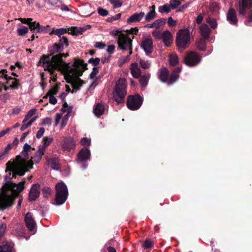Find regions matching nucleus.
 <instances>
[{
	"label": "nucleus",
	"instance_id": "42",
	"mask_svg": "<svg viewBox=\"0 0 252 252\" xmlns=\"http://www.w3.org/2000/svg\"><path fill=\"white\" fill-rule=\"evenodd\" d=\"M169 3L172 9H175L181 4L180 0H170Z\"/></svg>",
	"mask_w": 252,
	"mask_h": 252
},
{
	"label": "nucleus",
	"instance_id": "52",
	"mask_svg": "<svg viewBox=\"0 0 252 252\" xmlns=\"http://www.w3.org/2000/svg\"><path fill=\"white\" fill-rule=\"evenodd\" d=\"M80 143L83 146L90 145L91 144V139L84 137L81 140Z\"/></svg>",
	"mask_w": 252,
	"mask_h": 252
},
{
	"label": "nucleus",
	"instance_id": "64",
	"mask_svg": "<svg viewBox=\"0 0 252 252\" xmlns=\"http://www.w3.org/2000/svg\"><path fill=\"white\" fill-rule=\"evenodd\" d=\"M10 130V128H7L5 130H2L0 132V137L4 135L6 133L9 132Z\"/></svg>",
	"mask_w": 252,
	"mask_h": 252
},
{
	"label": "nucleus",
	"instance_id": "60",
	"mask_svg": "<svg viewBox=\"0 0 252 252\" xmlns=\"http://www.w3.org/2000/svg\"><path fill=\"white\" fill-rule=\"evenodd\" d=\"M62 117V114L58 113L56 115V119H55V125L56 126H57L60 122V120L61 119Z\"/></svg>",
	"mask_w": 252,
	"mask_h": 252
},
{
	"label": "nucleus",
	"instance_id": "8",
	"mask_svg": "<svg viewBox=\"0 0 252 252\" xmlns=\"http://www.w3.org/2000/svg\"><path fill=\"white\" fill-rule=\"evenodd\" d=\"M7 70L6 69H1L0 70V79L6 80L7 83L9 85V86L5 87V90H7L9 88L11 89H17L19 85V81L15 78H13L11 77H9L7 74ZM2 80L0 81L1 82Z\"/></svg>",
	"mask_w": 252,
	"mask_h": 252
},
{
	"label": "nucleus",
	"instance_id": "25",
	"mask_svg": "<svg viewBox=\"0 0 252 252\" xmlns=\"http://www.w3.org/2000/svg\"><path fill=\"white\" fill-rule=\"evenodd\" d=\"M53 141V138L52 137H44L42 140V145L40 146L39 148L45 152L46 148Z\"/></svg>",
	"mask_w": 252,
	"mask_h": 252
},
{
	"label": "nucleus",
	"instance_id": "34",
	"mask_svg": "<svg viewBox=\"0 0 252 252\" xmlns=\"http://www.w3.org/2000/svg\"><path fill=\"white\" fill-rule=\"evenodd\" d=\"M63 49H62V45H60L58 44H55L51 47L50 51L51 54H53L61 52L63 51Z\"/></svg>",
	"mask_w": 252,
	"mask_h": 252
},
{
	"label": "nucleus",
	"instance_id": "61",
	"mask_svg": "<svg viewBox=\"0 0 252 252\" xmlns=\"http://www.w3.org/2000/svg\"><path fill=\"white\" fill-rule=\"evenodd\" d=\"M49 96V102L52 104H56L57 102V100L56 98L53 96Z\"/></svg>",
	"mask_w": 252,
	"mask_h": 252
},
{
	"label": "nucleus",
	"instance_id": "31",
	"mask_svg": "<svg viewBox=\"0 0 252 252\" xmlns=\"http://www.w3.org/2000/svg\"><path fill=\"white\" fill-rule=\"evenodd\" d=\"M158 12L160 13H169L171 10V7L167 4L159 6L158 8Z\"/></svg>",
	"mask_w": 252,
	"mask_h": 252
},
{
	"label": "nucleus",
	"instance_id": "32",
	"mask_svg": "<svg viewBox=\"0 0 252 252\" xmlns=\"http://www.w3.org/2000/svg\"><path fill=\"white\" fill-rule=\"evenodd\" d=\"M156 13L155 10H151L145 16V20L147 22H150L156 17Z\"/></svg>",
	"mask_w": 252,
	"mask_h": 252
},
{
	"label": "nucleus",
	"instance_id": "63",
	"mask_svg": "<svg viewBox=\"0 0 252 252\" xmlns=\"http://www.w3.org/2000/svg\"><path fill=\"white\" fill-rule=\"evenodd\" d=\"M59 0H48L47 2L49 4L52 6H54L57 4Z\"/></svg>",
	"mask_w": 252,
	"mask_h": 252
},
{
	"label": "nucleus",
	"instance_id": "55",
	"mask_svg": "<svg viewBox=\"0 0 252 252\" xmlns=\"http://www.w3.org/2000/svg\"><path fill=\"white\" fill-rule=\"evenodd\" d=\"M177 23V21L173 20L171 17L168 18L167 24L170 27L175 26Z\"/></svg>",
	"mask_w": 252,
	"mask_h": 252
},
{
	"label": "nucleus",
	"instance_id": "29",
	"mask_svg": "<svg viewBox=\"0 0 252 252\" xmlns=\"http://www.w3.org/2000/svg\"><path fill=\"white\" fill-rule=\"evenodd\" d=\"M132 51L129 52L128 55L125 57H122L118 61L117 64L119 66L123 65L125 63L128 62L130 59V56L132 54Z\"/></svg>",
	"mask_w": 252,
	"mask_h": 252
},
{
	"label": "nucleus",
	"instance_id": "37",
	"mask_svg": "<svg viewBox=\"0 0 252 252\" xmlns=\"http://www.w3.org/2000/svg\"><path fill=\"white\" fill-rule=\"evenodd\" d=\"M197 47L201 51H204L206 49V43L204 40H199L196 42Z\"/></svg>",
	"mask_w": 252,
	"mask_h": 252
},
{
	"label": "nucleus",
	"instance_id": "26",
	"mask_svg": "<svg viewBox=\"0 0 252 252\" xmlns=\"http://www.w3.org/2000/svg\"><path fill=\"white\" fill-rule=\"evenodd\" d=\"M104 111V106L101 103H97L94 108V114L97 117L102 115Z\"/></svg>",
	"mask_w": 252,
	"mask_h": 252
},
{
	"label": "nucleus",
	"instance_id": "23",
	"mask_svg": "<svg viewBox=\"0 0 252 252\" xmlns=\"http://www.w3.org/2000/svg\"><path fill=\"white\" fill-rule=\"evenodd\" d=\"M130 72L132 76L135 78L140 77L141 72L137 63H132L131 64Z\"/></svg>",
	"mask_w": 252,
	"mask_h": 252
},
{
	"label": "nucleus",
	"instance_id": "57",
	"mask_svg": "<svg viewBox=\"0 0 252 252\" xmlns=\"http://www.w3.org/2000/svg\"><path fill=\"white\" fill-rule=\"evenodd\" d=\"M94 46L99 49H103L105 47V44L102 42H96L94 44Z\"/></svg>",
	"mask_w": 252,
	"mask_h": 252
},
{
	"label": "nucleus",
	"instance_id": "24",
	"mask_svg": "<svg viewBox=\"0 0 252 252\" xmlns=\"http://www.w3.org/2000/svg\"><path fill=\"white\" fill-rule=\"evenodd\" d=\"M87 30L86 27H71L68 29L69 33L74 35H78L83 33Z\"/></svg>",
	"mask_w": 252,
	"mask_h": 252
},
{
	"label": "nucleus",
	"instance_id": "14",
	"mask_svg": "<svg viewBox=\"0 0 252 252\" xmlns=\"http://www.w3.org/2000/svg\"><path fill=\"white\" fill-rule=\"evenodd\" d=\"M25 221L29 230L34 233L36 228V224L32 215L31 213H28L25 217Z\"/></svg>",
	"mask_w": 252,
	"mask_h": 252
},
{
	"label": "nucleus",
	"instance_id": "44",
	"mask_svg": "<svg viewBox=\"0 0 252 252\" xmlns=\"http://www.w3.org/2000/svg\"><path fill=\"white\" fill-rule=\"evenodd\" d=\"M153 36L157 39L162 38V33L159 30H155L152 32Z\"/></svg>",
	"mask_w": 252,
	"mask_h": 252
},
{
	"label": "nucleus",
	"instance_id": "46",
	"mask_svg": "<svg viewBox=\"0 0 252 252\" xmlns=\"http://www.w3.org/2000/svg\"><path fill=\"white\" fill-rule=\"evenodd\" d=\"M110 2L113 5V7L115 8L120 7L122 6V2L120 0H110Z\"/></svg>",
	"mask_w": 252,
	"mask_h": 252
},
{
	"label": "nucleus",
	"instance_id": "27",
	"mask_svg": "<svg viewBox=\"0 0 252 252\" xmlns=\"http://www.w3.org/2000/svg\"><path fill=\"white\" fill-rule=\"evenodd\" d=\"M48 164L51 166V168L54 170H58L59 169V160L57 158H52L48 159L47 157L45 158Z\"/></svg>",
	"mask_w": 252,
	"mask_h": 252
},
{
	"label": "nucleus",
	"instance_id": "39",
	"mask_svg": "<svg viewBox=\"0 0 252 252\" xmlns=\"http://www.w3.org/2000/svg\"><path fill=\"white\" fill-rule=\"evenodd\" d=\"M67 29L64 28H60L54 30L53 32L57 36L60 37L62 35L67 32Z\"/></svg>",
	"mask_w": 252,
	"mask_h": 252
},
{
	"label": "nucleus",
	"instance_id": "19",
	"mask_svg": "<svg viewBox=\"0 0 252 252\" xmlns=\"http://www.w3.org/2000/svg\"><path fill=\"white\" fill-rule=\"evenodd\" d=\"M165 45L169 47L173 41V36L168 31H165L162 33V38Z\"/></svg>",
	"mask_w": 252,
	"mask_h": 252
},
{
	"label": "nucleus",
	"instance_id": "7",
	"mask_svg": "<svg viewBox=\"0 0 252 252\" xmlns=\"http://www.w3.org/2000/svg\"><path fill=\"white\" fill-rule=\"evenodd\" d=\"M169 72L167 68H163L161 69L159 74V78L163 82L171 85L174 83L179 78L178 74H176L174 72H172L171 76L168 78Z\"/></svg>",
	"mask_w": 252,
	"mask_h": 252
},
{
	"label": "nucleus",
	"instance_id": "40",
	"mask_svg": "<svg viewBox=\"0 0 252 252\" xmlns=\"http://www.w3.org/2000/svg\"><path fill=\"white\" fill-rule=\"evenodd\" d=\"M29 28L24 26L22 28L17 30V32L19 35L23 36L28 33Z\"/></svg>",
	"mask_w": 252,
	"mask_h": 252
},
{
	"label": "nucleus",
	"instance_id": "15",
	"mask_svg": "<svg viewBox=\"0 0 252 252\" xmlns=\"http://www.w3.org/2000/svg\"><path fill=\"white\" fill-rule=\"evenodd\" d=\"M40 185L38 184H33L31 188L29 194V199L30 201L35 200L40 194Z\"/></svg>",
	"mask_w": 252,
	"mask_h": 252
},
{
	"label": "nucleus",
	"instance_id": "50",
	"mask_svg": "<svg viewBox=\"0 0 252 252\" xmlns=\"http://www.w3.org/2000/svg\"><path fill=\"white\" fill-rule=\"evenodd\" d=\"M51 189L48 187H44L42 189V192L44 196L47 197L50 195Z\"/></svg>",
	"mask_w": 252,
	"mask_h": 252
},
{
	"label": "nucleus",
	"instance_id": "16",
	"mask_svg": "<svg viewBox=\"0 0 252 252\" xmlns=\"http://www.w3.org/2000/svg\"><path fill=\"white\" fill-rule=\"evenodd\" d=\"M141 47L144 50L146 54L151 53L153 49L152 39L150 38L143 39L141 43Z\"/></svg>",
	"mask_w": 252,
	"mask_h": 252
},
{
	"label": "nucleus",
	"instance_id": "28",
	"mask_svg": "<svg viewBox=\"0 0 252 252\" xmlns=\"http://www.w3.org/2000/svg\"><path fill=\"white\" fill-rule=\"evenodd\" d=\"M150 77V75L149 74H147L140 77L139 83L142 87H145L147 85Z\"/></svg>",
	"mask_w": 252,
	"mask_h": 252
},
{
	"label": "nucleus",
	"instance_id": "5",
	"mask_svg": "<svg viewBox=\"0 0 252 252\" xmlns=\"http://www.w3.org/2000/svg\"><path fill=\"white\" fill-rule=\"evenodd\" d=\"M190 33L188 29L179 30L177 34L176 45L180 50H184L189 43Z\"/></svg>",
	"mask_w": 252,
	"mask_h": 252
},
{
	"label": "nucleus",
	"instance_id": "4",
	"mask_svg": "<svg viewBox=\"0 0 252 252\" xmlns=\"http://www.w3.org/2000/svg\"><path fill=\"white\" fill-rule=\"evenodd\" d=\"M126 80L124 78H120L116 83L115 90L113 92V98L118 104L124 102L126 94Z\"/></svg>",
	"mask_w": 252,
	"mask_h": 252
},
{
	"label": "nucleus",
	"instance_id": "59",
	"mask_svg": "<svg viewBox=\"0 0 252 252\" xmlns=\"http://www.w3.org/2000/svg\"><path fill=\"white\" fill-rule=\"evenodd\" d=\"M204 15L202 14H200L198 15L196 19V22L198 24H200L203 20Z\"/></svg>",
	"mask_w": 252,
	"mask_h": 252
},
{
	"label": "nucleus",
	"instance_id": "49",
	"mask_svg": "<svg viewBox=\"0 0 252 252\" xmlns=\"http://www.w3.org/2000/svg\"><path fill=\"white\" fill-rule=\"evenodd\" d=\"M153 245L154 244L152 241L149 240H146L143 244L142 246L144 248L147 249L152 247Z\"/></svg>",
	"mask_w": 252,
	"mask_h": 252
},
{
	"label": "nucleus",
	"instance_id": "36",
	"mask_svg": "<svg viewBox=\"0 0 252 252\" xmlns=\"http://www.w3.org/2000/svg\"><path fill=\"white\" fill-rule=\"evenodd\" d=\"M165 22V19L161 18L158 19L153 22L154 27L156 29L159 28L162 25H163Z\"/></svg>",
	"mask_w": 252,
	"mask_h": 252
},
{
	"label": "nucleus",
	"instance_id": "41",
	"mask_svg": "<svg viewBox=\"0 0 252 252\" xmlns=\"http://www.w3.org/2000/svg\"><path fill=\"white\" fill-rule=\"evenodd\" d=\"M70 116V113L68 112L66 115H64V116L63 118L61 127V128H63L67 124V122L68 121L69 117Z\"/></svg>",
	"mask_w": 252,
	"mask_h": 252
},
{
	"label": "nucleus",
	"instance_id": "11",
	"mask_svg": "<svg viewBox=\"0 0 252 252\" xmlns=\"http://www.w3.org/2000/svg\"><path fill=\"white\" fill-rule=\"evenodd\" d=\"M252 4V0H240L237 8L240 15L246 14V9H250Z\"/></svg>",
	"mask_w": 252,
	"mask_h": 252
},
{
	"label": "nucleus",
	"instance_id": "17",
	"mask_svg": "<svg viewBox=\"0 0 252 252\" xmlns=\"http://www.w3.org/2000/svg\"><path fill=\"white\" fill-rule=\"evenodd\" d=\"M90 150L87 148H83L78 154V159L81 162L87 161L90 159Z\"/></svg>",
	"mask_w": 252,
	"mask_h": 252
},
{
	"label": "nucleus",
	"instance_id": "18",
	"mask_svg": "<svg viewBox=\"0 0 252 252\" xmlns=\"http://www.w3.org/2000/svg\"><path fill=\"white\" fill-rule=\"evenodd\" d=\"M227 20L232 25H236L237 23L238 19L234 9L230 8L228 10L227 13Z\"/></svg>",
	"mask_w": 252,
	"mask_h": 252
},
{
	"label": "nucleus",
	"instance_id": "6",
	"mask_svg": "<svg viewBox=\"0 0 252 252\" xmlns=\"http://www.w3.org/2000/svg\"><path fill=\"white\" fill-rule=\"evenodd\" d=\"M56 204L58 205L63 204L68 196V189L66 186L63 182H60L56 186Z\"/></svg>",
	"mask_w": 252,
	"mask_h": 252
},
{
	"label": "nucleus",
	"instance_id": "48",
	"mask_svg": "<svg viewBox=\"0 0 252 252\" xmlns=\"http://www.w3.org/2000/svg\"><path fill=\"white\" fill-rule=\"evenodd\" d=\"M12 148V144H8L7 146L4 149V150L0 153L1 155L4 157L7 154H8L9 150L11 149Z\"/></svg>",
	"mask_w": 252,
	"mask_h": 252
},
{
	"label": "nucleus",
	"instance_id": "33",
	"mask_svg": "<svg viewBox=\"0 0 252 252\" xmlns=\"http://www.w3.org/2000/svg\"><path fill=\"white\" fill-rule=\"evenodd\" d=\"M206 21L213 29H216L218 26L217 22L215 19L208 17L206 19Z\"/></svg>",
	"mask_w": 252,
	"mask_h": 252
},
{
	"label": "nucleus",
	"instance_id": "58",
	"mask_svg": "<svg viewBox=\"0 0 252 252\" xmlns=\"http://www.w3.org/2000/svg\"><path fill=\"white\" fill-rule=\"evenodd\" d=\"M115 46L114 45H110L107 47V51L110 54H112L115 50Z\"/></svg>",
	"mask_w": 252,
	"mask_h": 252
},
{
	"label": "nucleus",
	"instance_id": "20",
	"mask_svg": "<svg viewBox=\"0 0 252 252\" xmlns=\"http://www.w3.org/2000/svg\"><path fill=\"white\" fill-rule=\"evenodd\" d=\"M211 31L207 24H203L199 27V32L205 39L209 38Z\"/></svg>",
	"mask_w": 252,
	"mask_h": 252
},
{
	"label": "nucleus",
	"instance_id": "22",
	"mask_svg": "<svg viewBox=\"0 0 252 252\" xmlns=\"http://www.w3.org/2000/svg\"><path fill=\"white\" fill-rule=\"evenodd\" d=\"M14 244L11 243H3L0 245V252H15Z\"/></svg>",
	"mask_w": 252,
	"mask_h": 252
},
{
	"label": "nucleus",
	"instance_id": "47",
	"mask_svg": "<svg viewBox=\"0 0 252 252\" xmlns=\"http://www.w3.org/2000/svg\"><path fill=\"white\" fill-rule=\"evenodd\" d=\"M100 62V59L98 58H91L88 61V63H92L93 65H97Z\"/></svg>",
	"mask_w": 252,
	"mask_h": 252
},
{
	"label": "nucleus",
	"instance_id": "12",
	"mask_svg": "<svg viewBox=\"0 0 252 252\" xmlns=\"http://www.w3.org/2000/svg\"><path fill=\"white\" fill-rule=\"evenodd\" d=\"M75 146V143L73 138L71 137H63L61 143V147L64 151H70L74 149Z\"/></svg>",
	"mask_w": 252,
	"mask_h": 252
},
{
	"label": "nucleus",
	"instance_id": "3",
	"mask_svg": "<svg viewBox=\"0 0 252 252\" xmlns=\"http://www.w3.org/2000/svg\"><path fill=\"white\" fill-rule=\"evenodd\" d=\"M138 31L137 28H131L129 30V34L126 33H120L119 34L118 43L119 48L123 50L132 51V38L133 34H136Z\"/></svg>",
	"mask_w": 252,
	"mask_h": 252
},
{
	"label": "nucleus",
	"instance_id": "2",
	"mask_svg": "<svg viewBox=\"0 0 252 252\" xmlns=\"http://www.w3.org/2000/svg\"><path fill=\"white\" fill-rule=\"evenodd\" d=\"M68 56L67 53H59L52 57L43 55L38 61L37 65L42 66L45 70L48 71L51 75H53L56 70L61 72L66 81L71 84L73 88L71 93H73L77 92L84 83L79 77L83 74L84 64L82 60L78 59H75L72 63H65L62 58Z\"/></svg>",
	"mask_w": 252,
	"mask_h": 252
},
{
	"label": "nucleus",
	"instance_id": "53",
	"mask_svg": "<svg viewBox=\"0 0 252 252\" xmlns=\"http://www.w3.org/2000/svg\"><path fill=\"white\" fill-rule=\"evenodd\" d=\"M18 20H19L23 23L28 24V25H29V26H30V24L31 23V22L32 21V18H27L26 19V18H20L18 19Z\"/></svg>",
	"mask_w": 252,
	"mask_h": 252
},
{
	"label": "nucleus",
	"instance_id": "30",
	"mask_svg": "<svg viewBox=\"0 0 252 252\" xmlns=\"http://www.w3.org/2000/svg\"><path fill=\"white\" fill-rule=\"evenodd\" d=\"M179 62L178 57L175 53L171 54L169 56V62L171 65H176Z\"/></svg>",
	"mask_w": 252,
	"mask_h": 252
},
{
	"label": "nucleus",
	"instance_id": "35",
	"mask_svg": "<svg viewBox=\"0 0 252 252\" xmlns=\"http://www.w3.org/2000/svg\"><path fill=\"white\" fill-rule=\"evenodd\" d=\"M39 26V23L36 22H32L29 26L31 31L33 33H37V30H38Z\"/></svg>",
	"mask_w": 252,
	"mask_h": 252
},
{
	"label": "nucleus",
	"instance_id": "62",
	"mask_svg": "<svg viewBox=\"0 0 252 252\" xmlns=\"http://www.w3.org/2000/svg\"><path fill=\"white\" fill-rule=\"evenodd\" d=\"M6 226L5 224H2L0 227V235H2L4 234L6 229Z\"/></svg>",
	"mask_w": 252,
	"mask_h": 252
},
{
	"label": "nucleus",
	"instance_id": "1",
	"mask_svg": "<svg viewBox=\"0 0 252 252\" xmlns=\"http://www.w3.org/2000/svg\"><path fill=\"white\" fill-rule=\"evenodd\" d=\"M32 147L28 144H24L23 150L20 155L17 156L13 162L8 161L6 163L8 174L4 177L5 182L1 189L0 193V209H6L11 207L14 203L15 198L25 188L26 181L24 180L18 184L11 182L16 175L23 176L25 172L32 168V161H27L29 158L28 151Z\"/></svg>",
	"mask_w": 252,
	"mask_h": 252
},
{
	"label": "nucleus",
	"instance_id": "56",
	"mask_svg": "<svg viewBox=\"0 0 252 252\" xmlns=\"http://www.w3.org/2000/svg\"><path fill=\"white\" fill-rule=\"evenodd\" d=\"M45 132V129L43 127L40 128V129L38 130L37 134H36V137L37 138H40L44 134V133Z\"/></svg>",
	"mask_w": 252,
	"mask_h": 252
},
{
	"label": "nucleus",
	"instance_id": "54",
	"mask_svg": "<svg viewBox=\"0 0 252 252\" xmlns=\"http://www.w3.org/2000/svg\"><path fill=\"white\" fill-rule=\"evenodd\" d=\"M98 14L102 16H106L108 15V12L105 9L102 8H99L98 9Z\"/></svg>",
	"mask_w": 252,
	"mask_h": 252
},
{
	"label": "nucleus",
	"instance_id": "45",
	"mask_svg": "<svg viewBox=\"0 0 252 252\" xmlns=\"http://www.w3.org/2000/svg\"><path fill=\"white\" fill-rule=\"evenodd\" d=\"M58 92V87L56 86L53 87L48 92L47 94L48 96H52L55 95L57 94V92Z\"/></svg>",
	"mask_w": 252,
	"mask_h": 252
},
{
	"label": "nucleus",
	"instance_id": "43",
	"mask_svg": "<svg viewBox=\"0 0 252 252\" xmlns=\"http://www.w3.org/2000/svg\"><path fill=\"white\" fill-rule=\"evenodd\" d=\"M60 45H62V49H63V47H67L68 45V40L65 37H63L60 39L59 43H58Z\"/></svg>",
	"mask_w": 252,
	"mask_h": 252
},
{
	"label": "nucleus",
	"instance_id": "10",
	"mask_svg": "<svg viewBox=\"0 0 252 252\" xmlns=\"http://www.w3.org/2000/svg\"><path fill=\"white\" fill-rule=\"evenodd\" d=\"M201 61V58L195 52H189L184 58V63L190 66H194L198 64Z\"/></svg>",
	"mask_w": 252,
	"mask_h": 252
},
{
	"label": "nucleus",
	"instance_id": "13",
	"mask_svg": "<svg viewBox=\"0 0 252 252\" xmlns=\"http://www.w3.org/2000/svg\"><path fill=\"white\" fill-rule=\"evenodd\" d=\"M34 150V149L32 147V149L28 151L29 158L27 159V161H32V164L33 163H38L41 159L42 156L45 153L44 151L39 148L35 155L33 157H30L32 151Z\"/></svg>",
	"mask_w": 252,
	"mask_h": 252
},
{
	"label": "nucleus",
	"instance_id": "9",
	"mask_svg": "<svg viewBox=\"0 0 252 252\" xmlns=\"http://www.w3.org/2000/svg\"><path fill=\"white\" fill-rule=\"evenodd\" d=\"M143 102V98L138 94L130 95L127 100V107L132 110L138 109Z\"/></svg>",
	"mask_w": 252,
	"mask_h": 252
},
{
	"label": "nucleus",
	"instance_id": "21",
	"mask_svg": "<svg viewBox=\"0 0 252 252\" xmlns=\"http://www.w3.org/2000/svg\"><path fill=\"white\" fill-rule=\"evenodd\" d=\"M145 16V13L143 12L140 13H135L127 20V23H131L133 22H137L140 21Z\"/></svg>",
	"mask_w": 252,
	"mask_h": 252
},
{
	"label": "nucleus",
	"instance_id": "38",
	"mask_svg": "<svg viewBox=\"0 0 252 252\" xmlns=\"http://www.w3.org/2000/svg\"><path fill=\"white\" fill-rule=\"evenodd\" d=\"M139 63L141 67L144 69H148L151 66V63L147 60L141 59Z\"/></svg>",
	"mask_w": 252,
	"mask_h": 252
},
{
	"label": "nucleus",
	"instance_id": "51",
	"mask_svg": "<svg viewBox=\"0 0 252 252\" xmlns=\"http://www.w3.org/2000/svg\"><path fill=\"white\" fill-rule=\"evenodd\" d=\"M48 26L44 27L40 25L39 24V28L38 30H37V33H45L48 32Z\"/></svg>",
	"mask_w": 252,
	"mask_h": 252
}]
</instances>
